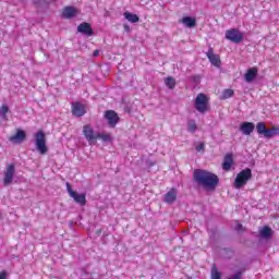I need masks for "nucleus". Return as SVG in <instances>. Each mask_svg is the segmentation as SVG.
Wrapping results in <instances>:
<instances>
[{
	"instance_id": "1",
	"label": "nucleus",
	"mask_w": 279,
	"mask_h": 279,
	"mask_svg": "<svg viewBox=\"0 0 279 279\" xmlns=\"http://www.w3.org/2000/svg\"><path fill=\"white\" fill-rule=\"evenodd\" d=\"M194 180L197 182V184L207 189V191H215L217 184H219V178L216 174L205 170H195Z\"/></svg>"
},
{
	"instance_id": "2",
	"label": "nucleus",
	"mask_w": 279,
	"mask_h": 279,
	"mask_svg": "<svg viewBox=\"0 0 279 279\" xmlns=\"http://www.w3.org/2000/svg\"><path fill=\"white\" fill-rule=\"evenodd\" d=\"M250 180H252V169L246 168L236 174L233 181V186L234 189H243V186H245Z\"/></svg>"
},
{
	"instance_id": "3",
	"label": "nucleus",
	"mask_w": 279,
	"mask_h": 279,
	"mask_svg": "<svg viewBox=\"0 0 279 279\" xmlns=\"http://www.w3.org/2000/svg\"><path fill=\"white\" fill-rule=\"evenodd\" d=\"M194 108L201 114L208 112V96L206 94H198L194 100Z\"/></svg>"
},
{
	"instance_id": "4",
	"label": "nucleus",
	"mask_w": 279,
	"mask_h": 279,
	"mask_svg": "<svg viewBox=\"0 0 279 279\" xmlns=\"http://www.w3.org/2000/svg\"><path fill=\"white\" fill-rule=\"evenodd\" d=\"M35 147L41 156H45L47 151H49V148H47V140L45 138V133L43 131H39L35 135Z\"/></svg>"
},
{
	"instance_id": "5",
	"label": "nucleus",
	"mask_w": 279,
	"mask_h": 279,
	"mask_svg": "<svg viewBox=\"0 0 279 279\" xmlns=\"http://www.w3.org/2000/svg\"><path fill=\"white\" fill-rule=\"evenodd\" d=\"M16 173V167L13 163L7 165L4 169L3 185L10 186L14 182V175Z\"/></svg>"
},
{
	"instance_id": "6",
	"label": "nucleus",
	"mask_w": 279,
	"mask_h": 279,
	"mask_svg": "<svg viewBox=\"0 0 279 279\" xmlns=\"http://www.w3.org/2000/svg\"><path fill=\"white\" fill-rule=\"evenodd\" d=\"M66 191L70 197H72V199H74L76 204H80L81 206H86V194H80L73 191V189L71 187V183H66Z\"/></svg>"
},
{
	"instance_id": "7",
	"label": "nucleus",
	"mask_w": 279,
	"mask_h": 279,
	"mask_svg": "<svg viewBox=\"0 0 279 279\" xmlns=\"http://www.w3.org/2000/svg\"><path fill=\"white\" fill-rule=\"evenodd\" d=\"M226 38L239 45V43H243V33L239 32L236 28H231L226 32Z\"/></svg>"
},
{
	"instance_id": "8",
	"label": "nucleus",
	"mask_w": 279,
	"mask_h": 279,
	"mask_svg": "<svg viewBox=\"0 0 279 279\" xmlns=\"http://www.w3.org/2000/svg\"><path fill=\"white\" fill-rule=\"evenodd\" d=\"M83 134L89 145H95V143H97V133H95L93 126L89 124L83 126Z\"/></svg>"
},
{
	"instance_id": "9",
	"label": "nucleus",
	"mask_w": 279,
	"mask_h": 279,
	"mask_svg": "<svg viewBox=\"0 0 279 279\" xmlns=\"http://www.w3.org/2000/svg\"><path fill=\"white\" fill-rule=\"evenodd\" d=\"M72 114L74 117H84L86 114V105L82 102H73Z\"/></svg>"
},
{
	"instance_id": "10",
	"label": "nucleus",
	"mask_w": 279,
	"mask_h": 279,
	"mask_svg": "<svg viewBox=\"0 0 279 279\" xmlns=\"http://www.w3.org/2000/svg\"><path fill=\"white\" fill-rule=\"evenodd\" d=\"M105 118L107 119L110 128H117V124L119 123V116L117 112L109 110L105 112Z\"/></svg>"
},
{
	"instance_id": "11",
	"label": "nucleus",
	"mask_w": 279,
	"mask_h": 279,
	"mask_svg": "<svg viewBox=\"0 0 279 279\" xmlns=\"http://www.w3.org/2000/svg\"><path fill=\"white\" fill-rule=\"evenodd\" d=\"M256 126L254 125L253 122H242L240 124V132H242V134L244 136H250V134H252V132H254V129Z\"/></svg>"
},
{
	"instance_id": "12",
	"label": "nucleus",
	"mask_w": 279,
	"mask_h": 279,
	"mask_svg": "<svg viewBox=\"0 0 279 279\" xmlns=\"http://www.w3.org/2000/svg\"><path fill=\"white\" fill-rule=\"evenodd\" d=\"M258 75V69L257 68H251L246 71L244 74V80L247 82V84L254 82Z\"/></svg>"
},
{
	"instance_id": "13",
	"label": "nucleus",
	"mask_w": 279,
	"mask_h": 279,
	"mask_svg": "<svg viewBox=\"0 0 279 279\" xmlns=\"http://www.w3.org/2000/svg\"><path fill=\"white\" fill-rule=\"evenodd\" d=\"M77 32H80V34H85V36H93L94 34L93 27H90V24L88 23H82L78 25Z\"/></svg>"
},
{
	"instance_id": "14",
	"label": "nucleus",
	"mask_w": 279,
	"mask_h": 279,
	"mask_svg": "<svg viewBox=\"0 0 279 279\" xmlns=\"http://www.w3.org/2000/svg\"><path fill=\"white\" fill-rule=\"evenodd\" d=\"M207 58L214 66H219V64H221V59H219V54H215V52H213V49L208 50Z\"/></svg>"
},
{
	"instance_id": "15",
	"label": "nucleus",
	"mask_w": 279,
	"mask_h": 279,
	"mask_svg": "<svg viewBox=\"0 0 279 279\" xmlns=\"http://www.w3.org/2000/svg\"><path fill=\"white\" fill-rule=\"evenodd\" d=\"M178 199V190L171 189L166 195H165V202L166 204H173Z\"/></svg>"
},
{
	"instance_id": "16",
	"label": "nucleus",
	"mask_w": 279,
	"mask_h": 279,
	"mask_svg": "<svg viewBox=\"0 0 279 279\" xmlns=\"http://www.w3.org/2000/svg\"><path fill=\"white\" fill-rule=\"evenodd\" d=\"M63 19H73V16H77V9L73 7H66L62 12Z\"/></svg>"
},
{
	"instance_id": "17",
	"label": "nucleus",
	"mask_w": 279,
	"mask_h": 279,
	"mask_svg": "<svg viewBox=\"0 0 279 279\" xmlns=\"http://www.w3.org/2000/svg\"><path fill=\"white\" fill-rule=\"evenodd\" d=\"M181 23H183V25L185 27H189L190 29H193V27H195L197 25L195 17H191V16H184L181 20Z\"/></svg>"
},
{
	"instance_id": "18",
	"label": "nucleus",
	"mask_w": 279,
	"mask_h": 279,
	"mask_svg": "<svg viewBox=\"0 0 279 279\" xmlns=\"http://www.w3.org/2000/svg\"><path fill=\"white\" fill-rule=\"evenodd\" d=\"M11 143H23L25 141V131L19 130L15 135L9 138Z\"/></svg>"
},
{
	"instance_id": "19",
	"label": "nucleus",
	"mask_w": 279,
	"mask_h": 279,
	"mask_svg": "<svg viewBox=\"0 0 279 279\" xmlns=\"http://www.w3.org/2000/svg\"><path fill=\"white\" fill-rule=\"evenodd\" d=\"M233 162H234V160L232 159V155H227L225 157V161L222 163V169L225 171H230V169H232Z\"/></svg>"
},
{
	"instance_id": "20",
	"label": "nucleus",
	"mask_w": 279,
	"mask_h": 279,
	"mask_svg": "<svg viewBox=\"0 0 279 279\" xmlns=\"http://www.w3.org/2000/svg\"><path fill=\"white\" fill-rule=\"evenodd\" d=\"M274 136H279V128L266 129V133L264 134V138H274Z\"/></svg>"
},
{
	"instance_id": "21",
	"label": "nucleus",
	"mask_w": 279,
	"mask_h": 279,
	"mask_svg": "<svg viewBox=\"0 0 279 279\" xmlns=\"http://www.w3.org/2000/svg\"><path fill=\"white\" fill-rule=\"evenodd\" d=\"M271 234H274V230H271L269 227H263L259 230V235L262 239H271Z\"/></svg>"
},
{
	"instance_id": "22",
	"label": "nucleus",
	"mask_w": 279,
	"mask_h": 279,
	"mask_svg": "<svg viewBox=\"0 0 279 279\" xmlns=\"http://www.w3.org/2000/svg\"><path fill=\"white\" fill-rule=\"evenodd\" d=\"M124 19L129 21V23H138L140 19L138 15L131 13V12H124Z\"/></svg>"
},
{
	"instance_id": "23",
	"label": "nucleus",
	"mask_w": 279,
	"mask_h": 279,
	"mask_svg": "<svg viewBox=\"0 0 279 279\" xmlns=\"http://www.w3.org/2000/svg\"><path fill=\"white\" fill-rule=\"evenodd\" d=\"M256 131L257 134H259V136H265L266 132H267V124L265 122H258L256 124Z\"/></svg>"
},
{
	"instance_id": "24",
	"label": "nucleus",
	"mask_w": 279,
	"mask_h": 279,
	"mask_svg": "<svg viewBox=\"0 0 279 279\" xmlns=\"http://www.w3.org/2000/svg\"><path fill=\"white\" fill-rule=\"evenodd\" d=\"M8 112H10V108L7 105H3L0 108V121H8Z\"/></svg>"
},
{
	"instance_id": "25",
	"label": "nucleus",
	"mask_w": 279,
	"mask_h": 279,
	"mask_svg": "<svg viewBox=\"0 0 279 279\" xmlns=\"http://www.w3.org/2000/svg\"><path fill=\"white\" fill-rule=\"evenodd\" d=\"M97 138H100L105 143H110V141H112V136L108 133H97Z\"/></svg>"
},
{
	"instance_id": "26",
	"label": "nucleus",
	"mask_w": 279,
	"mask_h": 279,
	"mask_svg": "<svg viewBox=\"0 0 279 279\" xmlns=\"http://www.w3.org/2000/svg\"><path fill=\"white\" fill-rule=\"evenodd\" d=\"M165 84L169 88H175V78L168 76L165 78Z\"/></svg>"
},
{
	"instance_id": "27",
	"label": "nucleus",
	"mask_w": 279,
	"mask_h": 279,
	"mask_svg": "<svg viewBox=\"0 0 279 279\" xmlns=\"http://www.w3.org/2000/svg\"><path fill=\"white\" fill-rule=\"evenodd\" d=\"M232 95H234V90H232V89H225L222 92L221 99H230V97H232Z\"/></svg>"
},
{
	"instance_id": "28",
	"label": "nucleus",
	"mask_w": 279,
	"mask_h": 279,
	"mask_svg": "<svg viewBox=\"0 0 279 279\" xmlns=\"http://www.w3.org/2000/svg\"><path fill=\"white\" fill-rule=\"evenodd\" d=\"M187 130L190 132H195V130H197V124L195 123V120H190L187 122Z\"/></svg>"
},
{
	"instance_id": "29",
	"label": "nucleus",
	"mask_w": 279,
	"mask_h": 279,
	"mask_svg": "<svg viewBox=\"0 0 279 279\" xmlns=\"http://www.w3.org/2000/svg\"><path fill=\"white\" fill-rule=\"evenodd\" d=\"M211 279H221V274L217 270V267L211 269Z\"/></svg>"
},
{
	"instance_id": "30",
	"label": "nucleus",
	"mask_w": 279,
	"mask_h": 279,
	"mask_svg": "<svg viewBox=\"0 0 279 279\" xmlns=\"http://www.w3.org/2000/svg\"><path fill=\"white\" fill-rule=\"evenodd\" d=\"M204 147H205L204 143L198 144L196 146V151H204Z\"/></svg>"
},
{
	"instance_id": "31",
	"label": "nucleus",
	"mask_w": 279,
	"mask_h": 279,
	"mask_svg": "<svg viewBox=\"0 0 279 279\" xmlns=\"http://www.w3.org/2000/svg\"><path fill=\"white\" fill-rule=\"evenodd\" d=\"M0 279H8V272L5 271L0 272Z\"/></svg>"
},
{
	"instance_id": "32",
	"label": "nucleus",
	"mask_w": 279,
	"mask_h": 279,
	"mask_svg": "<svg viewBox=\"0 0 279 279\" xmlns=\"http://www.w3.org/2000/svg\"><path fill=\"white\" fill-rule=\"evenodd\" d=\"M123 28H124V31L128 32V33L131 32L130 25H128V24H123Z\"/></svg>"
},
{
	"instance_id": "33",
	"label": "nucleus",
	"mask_w": 279,
	"mask_h": 279,
	"mask_svg": "<svg viewBox=\"0 0 279 279\" xmlns=\"http://www.w3.org/2000/svg\"><path fill=\"white\" fill-rule=\"evenodd\" d=\"M235 230L241 232V230H243V225H236Z\"/></svg>"
},
{
	"instance_id": "34",
	"label": "nucleus",
	"mask_w": 279,
	"mask_h": 279,
	"mask_svg": "<svg viewBox=\"0 0 279 279\" xmlns=\"http://www.w3.org/2000/svg\"><path fill=\"white\" fill-rule=\"evenodd\" d=\"M93 56L94 58H97V56H99V50H95Z\"/></svg>"
}]
</instances>
